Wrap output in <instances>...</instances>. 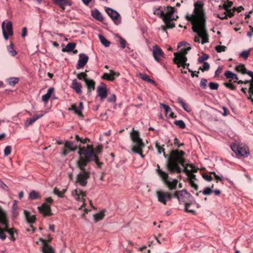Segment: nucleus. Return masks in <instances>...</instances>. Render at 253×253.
<instances>
[{
	"label": "nucleus",
	"mask_w": 253,
	"mask_h": 253,
	"mask_svg": "<svg viewBox=\"0 0 253 253\" xmlns=\"http://www.w3.org/2000/svg\"><path fill=\"white\" fill-rule=\"evenodd\" d=\"M232 4H233L232 2L227 0L223 3L222 7H223V9H224L225 10H228V9H229V8L232 6Z\"/></svg>",
	"instance_id": "nucleus-48"
},
{
	"label": "nucleus",
	"mask_w": 253,
	"mask_h": 253,
	"mask_svg": "<svg viewBox=\"0 0 253 253\" xmlns=\"http://www.w3.org/2000/svg\"><path fill=\"white\" fill-rule=\"evenodd\" d=\"M19 81L18 78H10L7 80V82L9 85L14 86Z\"/></svg>",
	"instance_id": "nucleus-43"
},
{
	"label": "nucleus",
	"mask_w": 253,
	"mask_h": 253,
	"mask_svg": "<svg viewBox=\"0 0 253 253\" xmlns=\"http://www.w3.org/2000/svg\"><path fill=\"white\" fill-rule=\"evenodd\" d=\"M105 11L116 25H118L121 23V16L117 11L109 7H106Z\"/></svg>",
	"instance_id": "nucleus-11"
},
{
	"label": "nucleus",
	"mask_w": 253,
	"mask_h": 253,
	"mask_svg": "<svg viewBox=\"0 0 253 253\" xmlns=\"http://www.w3.org/2000/svg\"><path fill=\"white\" fill-rule=\"evenodd\" d=\"M24 214L26 218L27 221L31 224L33 223L36 219V217L34 215H31L29 212L24 210Z\"/></svg>",
	"instance_id": "nucleus-30"
},
{
	"label": "nucleus",
	"mask_w": 253,
	"mask_h": 253,
	"mask_svg": "<svg viewBox=\"0 0 253 253\" xmlns=\"http://www.w3.org/2000/svg\"><path fill=\"white\" fill-rule=\"evenodd\" d=\"M185 153L183 151L173 150L171 153V157L168 160V168L171 171H175L177 173L181 172L178 164L183 166L184 160L183 158Z\"/></svg>",
	"instance_id": "nucleus-4"
},
{
	"label": "nucleus",
	"mask_w": 253,
	"mask_h": 253,
	"mask_svg": "<svg viewBox=\"0 0 253 253\" xmlns=\"http://www.w3.org/2000/svg\"><path fill=\"white\" fill-rule=\"evenodd\" d=\"M152 52L155 60L160 62L161 61V57H164V53L163 50L157 45H155L153 47Z\"/></svg>",
	"instance_id": "nucleus-15"
},
{
	"label": "nucleus",
	"mask_w": 253,
	"mask_h": 253,
	"mask_svg": "<svg viewBox=\"0 0 253 253\" xmlns=\"http://www.w3.org/2000/svg\"><path fill=\"white\" fill-rule=\"evenodd\" d=\"M7 50L12 56H14L17 54L16 51L14 49L13 44L12 43L7 47Z\"/></svg>",
	"instance_id": "nucleus-45"
},
{
	"label": "nucleus",
	"mask_w": 253,
	"mask_h": 253,
	"mask_svg": "<svg viewBox=\"0 0 253 253\" xmlns=\"http://www.w3.org/2000/svg\"><path fill=\"white\" fill-rule=\"evenodd\" d=\"M87 88V94L90 95L92 90H94L95 83L94 81L90 79H85V82Z\"/></svg>",
	"instance_id": "nucleus-22"
},
{
	"label": "nucleus",
	"mask_w": 253,
	"mask_h": 253,
	"mask_svg": "<svg viewBox=\"0 0 253 253\" xmlns=\"http://www.w3.org/2000/svg\"><path fill=\"white\" fill-rule=\"evenodd\" d=\"M54 2L56 4L59 5L63 9H64L65 6L72 4L71 1L67 0H54Z\"/></svg>",
	"instance_id": "nucleus-25"
},
{
	"label": "nucleus",
	"mask_w": 253,
	"mask_h": 253,
	"mask_svg": "<svg viewBox=\"0 0 253 253\" xmlns=\"http://www.w3.org/2000/svg\"><path fill=\"white\" fill-rule=\"evenodd\" d=\"M231 148L237 155L247 157L249 154L248 147L243 144L235 143L231 145Z\"/></svg>",
	"instance_id": "nucleus-9"
},
{
	"label": "nucleus",
	"mask_w": 253,
	"mask_h": 253,
	"mask_svg": "<svg viewBox=\"0 0 253 253\" xmlns=\"http://www.w3.org/2000/svg\"><path fill=\"white\" fill-rule=\"evenodd\" d=\"M84 108L83 103L81 102L80 103L79 106H77L76 105H73L71 107V110L74 111V112L79 116H82V110Z\"/></svg>",
	"instance_id": "nucleus-24"
},
{
	"label": "nucleus",
	"mask_w": 253,
	"mask_h": 253,
	"mask_svg": "<svg viewBox=\"0 0 253 253\" xmlns=\"http://www.w3.org/2000/svg\"><path fill=\"white\" fill-rule=\"evenodd\" d=\"M202 66H201L199 68V69L201 70L202 72L208 71L210 69V64L208 62H204Z\"/></svg>",
	"instance_id": "nucleus-47"
},
{
	"label": "nucleus",
	"mask_w": 253,
	"mask_h": 253,
	"mask_svg": "<svg viewBox=\"0 0 253 253\" xmlns=\"http://www.w3.org/2000/svg\"><path fill=\"white\" fill-rule=\"evenodd\" d=\"M160 105L164 109L166 116H169L172 118H174V114L172 112L171 109L168 105L162 103L160 104Z\"/></svg>",
	"instance_id": "nucleus-28"
},
{
	"label": "nucleus",
	"mask_w": 253,
	"mask_h": 253,
	"mask_svg": "<svg viewBox=\"0 0 253 253\" xmlns=\"http://www.w3.org/2000/svg\"><path fill=\"white\" fill-rule=\"evenodd\" d=\"M2 34L4 39L7 41L8 39V35L12 36L13 34L12 31V23L8 21L5 27V22L3 21L1 24Z\"/></svg>",
	"instance_id": "nucleus-13"
},
{
	"label": "nucleus",
	"mask_w": 253,
	"mask_h": 253,
	"mask_svg": "<svg viewBox=\"0 0 253 253\" xmlns=\"http://www.w3.org/2000/svg\"><path fill=\"white\" fill-rule=\"evenodd\" d=\"M250 51L251 49L247 50H244L240 53V56L244 59H247L249 55Z\"/></svg>",
	"instance_id": "nucleus-51"
},
{
	"label": "nucleus",
	"mask_w": 253,
	"mask_h": 253,
	"mask_svg": "<svg viewBox=\"0 0 253 253\" xmlns=\"http://www.w3.org/2000/svg\"><path fill=\"white\" fill-rule=\"evenodd\" d=\"M97 92L98 96L100 97L101 101L103 100L107 97V91L105 86H98L97 88Z\"/></svg>",
	"instance_id": "nucleus-21"
},
{
	"label": "nucleus",
	"mask_w": 253,
	"mask_h": 253,
	"mask_svg": "<svg viewBox=\"0 0 253 253\" xmlns=\"http://www.w3.org/2000/svg\"><path fill=\"white\" fill-rule=\"evenodd\" d=\"M165 7H163L164 8ZM164 10H162L161 8L156 9L154 10V13L157 15L160 18H161L164 20V17L166 16V12Z\"/></svg>",
	"instance_id": "nucleus-34"
},
{
	"label": "nucleus",
	"mask_w": 253,
	"mask_h": 253,
	"mask_svg": "<svg viewBox=\"0 0 253 253\" xmlns=\"http://www.w3.org/2000/svg\"><path fill=\"white\" fill-rule=\"evenodd\" d=\"M213 185L212 186L211 188H210L209 187H207L205 188V189L202 191H200L199 192H202V193L204 195H210L211 193H212L213 191Z\"/></svg>",
	"instance_id": "nucleus-42"
},
{
	"label": "nucleus",
	"mask_w": 253,
	"mask_h": 253,
	"mask_svg": "<svg viewBox=\"0 0 253 253\" xmlns=\"http://www.w3.org/2000/svg\"><path fill=\"white\" fill-rule=\"evenodd\" d=\"M215 50L218 52L225 51L226 49V47L224 45H217L215 47Z\"/></svg>",
	"instance_id": "nucleus-49"
},
{
	"label": "nucleus",
	"mask_w": 253,
	"mask_h": 253,
	"mask_svg": "<svg viewBox=\"0 0 253 253\" xmlns=\"http://www.w3.org/2000/svg\"><path fill=\"white\" fill-rule=\"evenodd\" d=\"M98 38L100 42L103 44L105 47L109 46L110 44V42L108 41L103 35L99 34L98 35Z\"/></svg>",
	"instance_id": "nucleus-37"
},
{
	"label": "nucleus",
	"mask_w": 253,
	"mask_h": 253,
	"mask_svg": "<svg viewBox=\"0 0 253 253\" xmlns=\"http://www.w3.org/2000/svg\"><path fill=\"white\" fill-rule=\"evenodd\" d=\"M41 196L40 193L35 190L32 191L29 195V199L32 200L40 199Z\"/></svg>",
	"instance_id": "nucleus-32"
},
{
	"label": "nucleus",
	"mask_w": 253,
	"mask_h": 253,
	"mask_svg": "<svg viewBox=\"0 0 253 253\" xmlns=\"http://www.w3.org/2000/svg\"><path fill=\"white\" fill-rule=\"evenodd\" d=\"M156 172L162 178L164 183L170 190H175L177 188L178 180L176 179H172L169 177L167 173L162 170L160 169V166L157 165Z\"/></svg>",
	"instance_id": "nucleus-5"
},
{
	"label": "nucleus",
	"mask_w": 253,
	"mask_h": 253,
	"mask_svg": "<svg viewBox=\"0 0 253 253\" xmlns=\"http://www.w3.org/2000/svg\"><path fill=\"white\" fill-rule=\"evenodd\" d=\"M156 195L158 201L164 205H166L167 202L171 199L172 196L167 192L161 191H157Z\"/></svg>",
	"instance_id": "nucleus-14"
},
{
	"label": "nucleus",
	"mask_w": 253,
	"mask_h": 253,
	"mask_svg": "<svg viewBox=\"0 0 253 253\" xmlns=\"http://www.w3.org/2000/svg\"><path fill=\"white\" fill-rule=\"evenodd\" d=\"M38 209L44 216H49L52 214L50 205L46 203H43L41 207H38Z\"/></svg>",
	"instance_id": "nucleus-17"
},
{
	"label": "nucleus",
	"mask_w": 253,
	"mask_h": 253,
	"mask_svg": "<svg viewBox=\"0 0 253 253\" xmlns=\"http://www.w3.org/2000/svg\"><path fill=\"white\" fill-rule=\"evenodd\" d=\"M78 154L80 156V160L78 161V166L80 169H83L85 167L87 164L92 161H94L96 164L100 167L101 163L99 162L98 157L94 152L93 146L90 145H87L86 147H79Z\"/></svg>",
	"instance_id": "nucleus-2"
},
{
	"label": "nucleus",
	"mask_w": 253,
	"mask_h": 253,
	"mask_svg": "<svg viewBox=\"0 0 253 253\" xmlns=\"http://www.w3.org/2000/svg\"><path fill=\"white\" fill-rule=\"evenodd\" d=\"M166 12V16L164 17V22L167 28H172L174 27V23L172 21V20H176L177 16L175 17L173 13L175 11V8L171 6H167L164 7Z\"/></svg>",
	"instance_id": "nucleus-8"
},
{
	"label": "nucleus",
	"mask_w": 253,
	"mask_h": 253,
	"mask_svg": "<svg viewBox=\"0 0 253 253\" xmlns=\"http://www.w3.org/2000/svg\"><path fill=\"white\" fill-rule=\"evenodd\" d=\"M218 86H219V85L216 83L210 82L209 83V87H210L211 89L216 90V89H218Z\"/></svg>",
	"instance_id": "nucleus-52"
},
{
	"label": "nucleus",
	"mask_w": 253,
	"mask_h": 253,
	"mask_svg": "<svg viewBox=\"0 0 253 253\" xmlns=\"http://www.w3.org/2000/svg\"><path fill=\"white\" fill-rule=\"evenodd\" d=\"M224 85L226 87L230 88L231 90H234V89H236V86L234 84H231V83H225L224 84Z\"/></svg>",
	"instance_id": "nucleus-58"
},
{
	"label": "nucleus",
	"mask_w": 253,
	"mask_h": 253,
	"mask_svg": "<svg viewBox=\"0 0 253 253\" xmlns=\"http://www.w3.org/2000/svg\"><path fill=\"white\" fill-rule=\"evenodd\" d=\"M209 56L206 54H204L198 58V62L200 63L205 62V61L209 58Z\"/></svg>",
	"instance_id": "nucleus-50"
},
{
	"label": "nucleus",
	"mask_w": 253,
	"mask_h": 253,
	"mask_svg": "<svg viewBox=\"0 0 253 253\" xmlns=\"http://www.w3.org/2000/svg\"><path fill=\"white\" fill-rule=\"evenodd\" d=\"M76 44L74 42H69L66 45V46L65 48H64L62 49V51L64 52H71L74 49V48L76 47Z\"/></svg>",
	"instance_id": "nucleus-31"
},
{
	"label": "nucleus",
	"mask_w": 253,
	"mask_h": 253,
	"mask_svg": "<svg viewBox=\"0 0 253 253\" xmlns=\"http://www.w3.org/2000/svg\"><path fill=\"white\" fill-rule=\"evenodd\" d=\"M42 251L43 253H54L53 248L45 241L42 240Z\"/></svg>",
	"instance_id": "nucleus-23"
},
{
	"label": "nucleus",
	"mask_w": 253,
	"mask_h": 253,
	"mask_svg": "<svg viewBox=\"0 0 253 253\" xmlns=\"http://www.w3.org/2000/svg\"><path fill=\"white\" fill-rule=\"evenodd\" d=\"M211 173L212 174H213L215 177V178L216 179V180H217V181H222L223 179V177L222 176H219L218 175H217L216 174V173L215 172H211Z\"/></svg>",
	"instance_id": "nucleus-62"
},
{
	"label": "nucleus",
	"mask_w": 253,
	"mask_h": 253,
	"mask_svg": "<svg viewBox=\"0 0 253 253\" xmlns=\"http://www.w3.org/2000/svg\"><path fill=\"white\" fill-rule=\"evenodd\" d=\"M226 10V12H225V13H226V14L227 15V17H232L234 16V12L235 11H234L233 9V11L231 9H228V10Z\"/></svg>",
	"instance_id": "nucleus-64"
},
{
	"label": "nucleus",
	"mask_w": 253,
	"mask_h": 253,
	"mask_svg": "<svg viewBox=\"0 0 253 253\" xmlns=\"http://www.w3.org/2000/svg\"><path fill=\"white\" fill-rule=\"evenodd\" d=\"M130 138L133 142V144L131 146V151L132 153H135L143 150L144 147V144L143 142L142 139L140 137L139 132L137 130H134V128L132 129L130 133Z\"/></svg>",
	"instance_id": "nucleus-6"
},
{
	"label": "nucleus",
	"mask_w": 253,
	"mask_h": 253,
	"mask_svg": "<svg viewBox=\"0 0 253 253\" xmlns=\"http://www.w3.org/2000/svg\"><path fill=\"white\" fill-rule=\"evenodd\" d=\"M72 195L76 200L83 202V205L79 208L80 210L85 207V204L84 198L86 196V194L84 191L80 189L77 188L72 192Z\"/></svg>",
	"instance_id": "nucleus-12"
},
{
	"label": "nucleus",
	"mask_w": 253,
	"mask_h": 253,
	"mask_svg": "<svg viewBox=\"0 0 253 253\" xmlns=\"http://www.w3.org/2000/svg\"><path fill=\"white\" fill-rule=\"evenodd\" d=\"M224 76L227 79H230L234 81L238 80L237 75L236 74L232 73L230 71H226L224 73Z\"/></svg>",
	"instance_id": "nucleus-33"
},
{
	"label": "nucleus",
	"mask_w": 253,
	"mask_h": 253,
	"mask_svg": "<svg viewBox=\"0 0 253 253\" xmlns=\"http://www.w3.org/2000/svg\"><path fill=\"white\" fill-rule=\"evenodd\" d=\"M81 171L77 176L76 182L78 183L82 186H85L87 184V180L90 177V172L89 171L85 169L84 167L83 169H80Z\"/></svg>",
	"instance_id": "nucleus-10"
},
{
	"label": "nucleus",
	"mask_w": 253,
	"mask_h": 253,
	"mask_svg": "<svg viewBox=\"0 0 253 253\" xmlns=\"http://www.w3.org/2000/svg\"><path fill=\"white\" fill-rule=\"evenodd\" d=\"M79 56V59L76 65L77 69L83 68L86 65L89 59L88 57L84 53L80 54Z\"/></svg>",
	"instance_id": "nucleus-16"
},
{
	"label": "nucleus",
	"mask_w": 253,
	"mask_h": 253,
	"mask_svg": "<svg viewBox=\"0 0 253 253\" xmlns=\"http://www.w3.org/2000/svg\"><path fill=\"white\" fill-rule=\"evenodd\" d=\"M64 146L72 151H75L78 147L77 145H75L74 142L71 141H66L64 144Z\"/></svg>",
	"instance_id": "nucleus-35"
},
{
	"label": "nucleus",
	"mask_w": 253,
	"mask_h": 253,
	"mask_svg": "<svg viewBox=\"0 0 253 253\" xmlns=\"http://www.w3.org/2000/svg\"><path fill=\"white\" fill-rule=\"evenodd\" d=\"M11 152V147L10 146H7L4 150V154L6 156H8Z\"/></svg>",
	"instance_id": "nucleus-55"
},
{
	"label": "nucleus",
	"mask_w": 253,
	"mask_h": 253,
	"mask_svg": "<svg viewBox=\"0 0 253 253\" xmlns=\"http://www.w3.org/2000/svg\"><path fill=\"white\" fill-rule=\"evenodd\" d=\"M173 195V197L177 199L180 204H184L185 210L187 212L195 213V211L193 209L200 207V205L195 202L192 195L186 190L177 191Z\"/></svg>",
	"instance_id": "nucleus-3"
},
{
	"label": "nucleus",
	"mask_w": 253,
	"mask_h": 253,
	"mask_svg": "<svg viewBox=\"0 0 253 253\" xmlns=\"http://www.w3.org/2000/svg\"><path fill=\"white\" fill-rule=\"evenodd\" d=\"M179 61V63H175L177 65V67H180V66L182 67L183 68H185L187 67V69H189L188 67L189 66V63H186V62H183L182 60H178Z\"/></svg>",
	"instance_id": "nucleus-46"
},
{
	"label": "nucleus",
	"mask_w": 253,
	"mask_h": 253,
	"mask_svg": "<svg viewBox=\"0 0 253 253\" xmlns=\"http://www.w3.org/2000/svg\"><path fill=\"white\" fill-rule=\"evenodd\" d=\"M18 206H17V201L16 200H14L13 201V206L12 207V216L14 217H16L18 215Z\"/></svg>",
	"instance_id": "nucleus-36"
},
{
	"label": "nucleus",
	"mask_w": 253,
	"mask_h": 253,
	"mask_svg": "<svg viewBox=\"0 0 253 253\" xmlns=\"http://www.w3.org/2000/svg\"><path fill=\"white\" fill-rule=\"evenodd\" d=\"M235 69L237 72L241 73L243 74H245L247 71V69L243 64H240L237 66L235 68Z\"/></svg>",
	"instance_id": "nucleus-38"
},
{
	"label": "nucleus",
	"mask_w": 253,
	"mask_h": 253,
	"mask_svg": "<svg viewBox=\"0 0 253 253\" xmlns=\"http://www.w3.org/2000/svg\"><path fill=\"white\" fill-rule=\"evenodd\" d=\"M140 78L143 81L148 82L150 78L146 74H140L139 75Z\"/></svg>",
	"instance_id": "nucleus-60"
},
{
	"label": "nucleus",
	"mask_w": 253,
	"mask_h": 253,
	"mask_svg": "<svg viewBox=\"0 0 253 253\" xmlns=\"http://www.w3.org/2000/svg\"><path fill=\"white\" fill-rule=\"evenodd\" d=\"M105 214L103 212H100L99 213H97L94 215V219L95 222H98V221L102 219L104 216Z\"/></svg>",
	"instance_id": "nucleus-40"
},
{
	"label": "nucleus",
	"mask_w": 253,
	"mask_h": 253,
	"mask_svg": "<svg viewBox=\"0 0 253 253\" xmlns=\"http://www.w3.org/2000/svg\"><path fill=\"white\" fill-rule=\"evenodd\" d=\"M194 6L193 14L187 15L186 18L192 24L193 31L198 34V37H195L194 39L195 42L204 44L209 42V38L206 28V17L203 9V2L199 0L194 3Z\"/></svg>",
	"instance_id": "nucleus-1"
},
{
	"label": "nucleus",
	"mask_w": 253,
	"mask_h": 253,
	"mask_svg": "<svg viewBox=\"0 0 253 253\" xmlns=\"http://www.w3.org/2000/svg\"><path fill=\"white\" fill-rule=\"evenodd\" d=\"M156 148L157 149L158 154H160L163 152V155L166 158L168 157V155H166L165 149L164 148L163 146H161L159 143H156Z\"/></svg>",
	"instance_id": "nucleus-39"
},
{
	"label": "nucleus",
	"mask_w": 253,
	"mask_h": 253,
	"mask_svg": "<svg viewBox=\"0 0 253 253\" xmlns=\"http://www.w3.org/2000/svg\"><path fill=\"white\" fill-rule=\"evenodd\" d=\"M44 116V113L40 114H36L33 118H28L25 121V126L26 127H29L30 126L34 124L37 120L41 118Z\"/></svg>",
	"instance_id": "nucleus-19"
},
{
	"label": "nucleus",
	"mask_w": 253,
	"mask_h": 253,
	"mask_svg": "<svg viewBox=\"0 0 253 253\" xmlns=\"http://www.w3.org/2000/svg\"><path fill=\"white\" fill-rule=\"evenodd\" d=\"M177 102L179 103L183 109L187 112H190L191 111V108L189 105L186 103L183 100V99L180 97L177 98Z\"/></svg>",
	"instance_id": "nucleus-27"
},
{
	"label": "nucleus",
	"mask_w": 253,
	"mask_h": 253,
	"mask_svg": "<svg viewBox=\"0 0 253 253\" xmlns=\"http://www.w3.org/2000/svg\"><path fill=\"white\" fill-rule=\"evenodd\" d=\"M108 101L110 102H115L116 101V96L115 94H112L108 98Z\"/></svg>",
	"instance_id": "nucleus-63"
},
{
	"label": "nucleus",
	"mask_w": 253,
	"mask_h": 253,
	"mask_svg": "<svg viewBox=\"0 0 253 253\" xmlns=\"http://www.w3.org/2000/svg\"><path fill=\"white\" fill-rule=\"evenodd\" d=\"M174 124L178 126L181 129H183L185 127V124L182 120H177L174 121Z\"/></svg>",
	"instance_id": "nucleus-44"
},
{
	"label": "nucleus",
	"mask_w": 253,
	"mask_h": 253,
	"mask_svg": "<svg viewBox=\"0 0 253 253\" xmlns=\"http://www.w3.org/2000/svg\"><path fill=\"white\" fill-rule=\"evenodd\" d=\"M91 15L94 18L99 21H102L103 20L102 14L97 9H95L91 11Z\"/></svg>",
	"instance_id": "nucleus-26"
},
{
	"label": "nucleus",
	"mask_w": 253,
	"mask_h": 253,
	"mask_svg": "<svg viewBox=\"0 0 253 253\" xmlns=\"http://www.w3.org/2000/svg\"><path fill=\"white\" fill-rule=\"evenodd\" d=\"M182 45H185V46L182 48L179 52H174L173 54L174 57L173 61L174 63H179V61L178 60H182L183 62H187V61L186 54H187L188 51L191 49V47L189 46V44L186 42H180L178 43L177 47L179 48Z\"/></svg>",
	"instance_id": "nucleus-7"
},
{
	"label": "nucleus",
	"mask_w": 253,
	"mask_h": 253,
	"mask_svg": "<svg viewBox=\"0 0 253 253\" xmlns=\"http://www.w3.org/2000/svg\"><path fill=\"white\" fill-rule=\"evenodd\" d=\"M71 87L78 94H81L82 93V85L76 79H74L72 81Z\"/></svg>",
	"instance_id": "nucleus-20"
},
{
	"label": "nucleus",
	"mask_w": 253,
	"mask_h": 253,
	"mask_svg": "<svg viewBox=\"0 0 253 253\" xmlns=\"http://www.w3.org/2000/svg\"><path fill=\"white\" fill-rule=\"evenodd\" d=\"M110 74L104 73L101 77V78L103 80H106L109 81H114L115 77L119 76L120 74L118 72H114V71L110 70Z\"/></svg>",
	"instance_id": "nucleus-18"
},
{
	"label": "nucleus",
	"mask_w": 253,
	"mask_h": 253,
	"mask_svg": "<svg viewBox=\"0 0 253 253\" xmlns=\"http://www.w3.org/2000/svg\"><path fill=\"white\" fill-rule=\"evenodd\" d=\"M200 86L203 88L206 89L207 87V80L203 78L201 79L200 82Z\"/></svg>",
	"instance_id": "nucleus-54"
},
{
	"label": "nucleus",
	"mask_w": 253,
	"mask_h": 253,
	"mask_svg": "<svg viewBox=\"0 0 253 253\" xmlns=\"http://www.w3.org/2000/svg\"><path fill=\"white\" fill-rule=\"evenodd\" d=\"M87 75L86 73L84 72L81 73L77 75V77L79 80H83L84 82H85V79H87L86 78Z\"/></svg>",
	"instance_id": "nucleus-53"
},
{
	"label": "nucleus",
	"mask_w": 253,
	"mask_h": 253,
	"mask_svg": "<svg viewBox=\"0 0 253 253\" xmlns=\"http://www.w3.org/2000/svg\"><path fill=\"white\" fill-rule=\"evenodd\" d=\"M54 88L53 87L49 88L46 93L42 96V100L44 102H47L50 97H51V94L53 92Z\"/></svg>",
	"instance_id": "nucleus-29"
},
{
	"label": "nucleus",
	"mask_w": 253,
	"mask_h": 253,
	"mask_svg": "<svg viewBox=\"0 0 253 253\" xmlns=\"http://www.w3.org/2000/svg\"><path fill=\"white\" fill-rule=\"evenodd\" d=\"M188 176V178H189L190 182L195 181L196 180V175L195 174H194L193 173L189 172Z\"/></svg>",
	"instance_id": "nucleus-59"
},
{
	"label": "nucleus",
	"mask_w": 253,
	"mask_h": 253,
	"mask_svg": "<svg viewBox=\"0 0 253 253\" xmlns=\"http://www.w3.org/2000/svg\"><path fill=\"white\" fill-rule=\"evenodd\" d=\"M66 189H63L62 191H60L57 188L55 187L53 189V193L57 195L58 197H62L63 195L66 192Z\"/></svg>",
	"instance_id": "nucleus-41"
},
{
	"label": "nucleus",
	"mask_w": 253,
	"mask_h": 253,
	"mask_svg": "<svg viewBox=\"0 0 253 253\" xmlns=\"http://www.w3.org/2000/svg\"><path fill=\"white\" fill-rule=\"evenodd\" d=\"M120 42L121 44V47L123 49H124L126 46V40L122 37H120Z\"/></svg>",
	"instance_id": "nucleus-57"
},
{
	"label": "nucleus",
	"mask_w": 253,
	"mask_h": 253,
	"mask_svg": "<svg viewBox=\"0 0 253 253\" xmlns=\"http://www.w3.org/2000/svg\"><path fill=\"white\" fill-rule=\"evenodd\" d=\"M0 188L6 191L8 190V187L1 180H0Z\"/></svg>",
	"instance_id": "nucleus-61"
},
{
	"label": "nucleus",
	"mask_w": 253,
	"mask_h": 253,
	"mask_svg": "<svg viewBox=\"0 0 253 253\" xmlns=\"http://www.w3.org/2000/svg\"><path fill=\"white\" fill-rule=\"evenodd\" d=\"M202 177L205 180L208 181H211L212 180V177L210 175H208L206 173H203Z\"/></svg>",
	"instance_id": "nucleus-56"
}]
</instances>
